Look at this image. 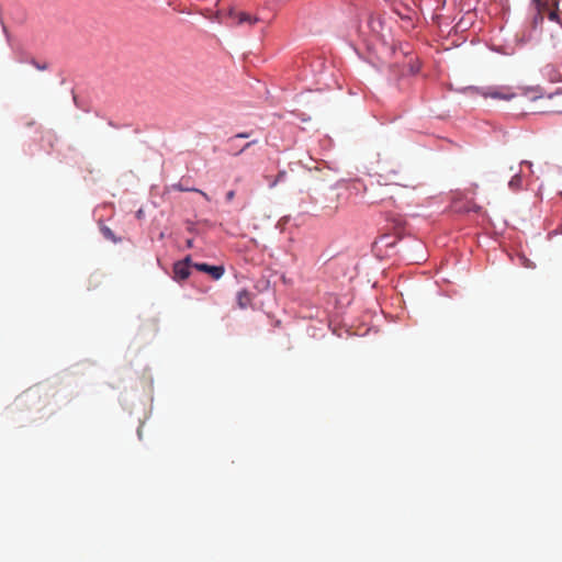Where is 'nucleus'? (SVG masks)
<instances>
[{"mask_svg":"<svg viewBox=\"0 0 562 562\" xmlns=\"http://www.w3.org/2000/svg\"><path fill=\"white\" fill-rule=\"evenodd\" d=\"M250 136V133H246V132H243V133H238L236 135H234L229 142H233L235 140L236 138H248Z\"/></svg>","mask_w":562,"mask_h":562,"instance_id":"obj_12","label":"nucleus"},{"mask_svg":"<svg viewBox=\"0 0 562 562\" xmlns=\"http://www.w3.org/2000/svg\"><path fill=\"white\" fill-rule=\"evenodd\" d=\"M143 214H144V213H143V210H138V211H137V213H136V216H137L138 218H140V217L143 216Z\"/></svg>","mask_w":562,"mask_h":562,"instance_id":"obj_19","label":"nucleus"},{"mask_svg":"<svg viewBox=\"0 0 562 562\" xmlns=\"http://www.w3.org/2000/svg\"><path fill=\"white\" fill-rule=\"evenodd\" d=\"M532 4L537 12L548 13L551 21H558V0H532Z\"/></svg>","mask_w":562,"mask_h":562,"instance_id":"obj_3","label":"nucleus"},{"mask_svg":"<svg viewBox=\"0 0 562 562\" xmlns=\"http://www.w3.org/2000/svg\"><path fill=\"white\" fill-rule=\"evenodd\" d=\"M250 294L246 290L237 293V303L241 308L247 307L250 304Z\"/></svg>","mask_w":562,"mask_h":562,"instance_id":"obj_7","label":"nucleus"},{"mask_svg":"<svg viewBox=\"0 0 562 562\" xmlns=\"http://www.w3.org/2000/svg\"><path fill=\"white\" fill-rule=\"evenodd\" d=\"M193 268L198 271L209 273L212 279L218 280L224 274V268L222 266H210L207 263H193Z\"/></svg>","mask_w":562,"mask_h":562,"instance_id":"obj_5","label":"nucleus"},{"mask_svg":"<svg viewBox=\"0 0 562 562\" xmlns=\"http://www.w3.org/2000/svg\"><path fill=\"white\" fill-rule=\"evenodd\" d=\"M376 175L379 177V181L383 182L385 186L395 184L405 188L409 187V183L403 182L401 165L389 158L378 160Z\"/></svg>","mask_w":562,"mask_h":562,"instance_id":"obj_1","label":"nucleus"},{"mask_svg":"<svg viewBox=\"0 0 562 562\" xmlns=\"http://www.w3.org/2000/svg\"><path fill=\"white\" fill-rule=\"evenodd\" d=\"M190 267H193L190 257H187L182 261L176 262L173 266V278L177 281L186 280L190 276Z\"/></svg>","mask_w":562,"mask_h":562,"instance_id":"obj_4","label":"nucleus"},{"mask_svg":"<svg viewBox=\"0 0 562 562\" xmlns=\"http://www.w3.org/2000/svg\"><path fill=\"white\" fill-rule=\"evenodd\" d=\"M544 14L542 12H537L532 18L531 24L533 27H537L538 25L542 24Z\"/></svg>","mask_w":562,"mask_h":562,"instance_id":"obj_11","label":"nucleus"},{"mask_svg":"<svg viewBox=\"0 0 562 562\" xmlns=\"http://www.w3.org/2000/svg\"><path fill=\"white\" fill-rule=\"evenodd\" d=\"M101 232L103 234V236L109 239V240H112V241H116V238L112 232L111 228H109L108 226H102L101 227Z\"/></svg>","mask_w":562,"mask_h":562,"instance_id":"obj_10","label":"nucleus"},{"mask_svg":"<svg viewBox=\"0 0 562 562\" xmlns=\"http://www.w3.org/2000/svg\"><path fill=\"white\" fill-rule=\"evenodd\" d=\"M468 211H474V212L477 213V212L481 211V206H479L475 203H473V205L471 207H469Z\"/></svg>","mask_w":562,"mask_h":562,"instance_id":"obj_16","label":"nucleus"},{"mask_svg":"<svg viewBox=\"0 0 562 562\" xmlns=\"http://www.w3.org/2000/svg\"><path fill=\"white\" fill-rule=\"evenodd\" d=\"M554 232L557 234H561L562 235V223L557 227V229Z\"/></svg>","mask_w":562,"mask_h":562,"instance_id":"obj_17","label":"nucleus"},{"mask_svg":"<svg viewBox=\"0 0 562 562\" xmlns=\"http://www.w3.org/2000/svg\"><path fill=\"white\" fill-rule=\"evenodd\" d=\"M521 184H522V180H521V177L519 173H516L515 176H513L508 183L509 188L513 191L519 190L521 188Z\"/></svg>","mask_w":562,"mask_h":562,"instance_id":"obj_9","label":"nucleus"},{"mask_svg":"<svg viewBox=\"0 0 562 562\" xmlns=\"http://www.w3.org/2000/svg\"><path fill=\"white\" fill-rule=\"evenodd\" d=\"M235 198V191L231 190L226 193V201L231 202Z\"/></svg>","mask_w":562,"mask_h":562,"instance_id":"obj_15","label":"nucleus"},{"mask_svg":"<svg viewBox=\"0 0 562 562\" xmlns=\"http://www.w3.org/2000/svg\"><path fill=\"white\" fill-rule=\"evenodd\" d=\"M36 68H37V69H46V68H47V65H46V64H44V65H40V64L37 63Z\"/></svg>","mask_w":562,"mask_h":562,"instance_id":"obj_18","label":"nucleus"},{"mask_svg":"<svg viewBox=\"0 0 562 562\" xmlns=\"http://www.w3.org/2000/svg\"><path fill=\"white\" fill-rule=\"evenodd\" d=\"M229 16L233 19H236L237 24H243L246 22L249 24H255L258 21V19L256 16H251L250 14H248L246 12H237L235 10L229 11Z\"/></svg>","mask_w":562,"mask_h":562,"instance_id":"obj_6","label":"nucleus"},{"mask_svg":"<svg viewBox=\"0 0 562 562\" xmlns=\"http://www.w3.org/2000/svg\"><path fill=\"white\" fill-rule=\"evenodd\" d=\"M484 98H492L498 100L509 101L514 99L517 93L513 90L512 87L501 86V87H491L482 92Z\"/></svg>","mask_w":562,"mask_h":562,"instance_id":"obj_2","label":"nucleus"},{"mask_svg":"<svg viewBox=\"0 0 562 562\" xmlns=\"http://www.w3.org/2000/svg\"><path fill=\"white\" fill-rule=\"evenodd\" d=\"M285 176V172L284 171H281L279 172L277 179L270 184V187H274L277 184V182L282 179L283 177Z\"/></svg>","mask_w":562,"mask_h":562,"instance_id":"obj_14","label":"nucleus"},{"mask_svg":"<svg viewBox=\"0 0 562 562\" xmlns=\"http://www.w3.org/2000/svg\"><path fill=\"white\" fill-rule=\"evenodd\" d=\"M256 143H257V140L248 142L247 144L244 145V147L238 153H236V155L241 154L243 151H245L247 148H249L251 145H254Z\"/></svg>","mask_w":562,"mask_h":562,"instance_id":"obj_13","label":"nucleus"},{"mask_svg":"<svg viewBox=\"0 0 562 562\" xmlns=\"http://www.w3.org/2000/svg\"><path fill=\"white\" fill-rule=\"evenodd\" d=\"M173 189L175 190H178V191H193V192H198L200 193L206 201H210V198L209 195L202 191V190H199V189H194V188H186V186H182L181 183H178V184H173Z\"/></svg>","mask_w":562,"mask_h":562,"instance_id":"obj_8","label":"nucleus"}]
</instances>
